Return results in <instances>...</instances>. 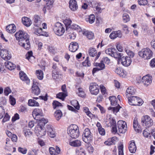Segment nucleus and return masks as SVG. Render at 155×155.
Here are the masks:
<instances>
[{
  "instance_id": "1",
  "label": "nucleus",
  "mask_w": 155,
  "mask_h": 155,
  "mask_svg": "<svg viewBox=\"0 0 155 155\" xmlns=\"http://www.w3.org/2000/svg\"><path fill=\"white\" fill-rule=\"evenodd\" d=\"M92 138V134L90 130L88 128L85 129L83 134V139L87 143L86 146L90 152L93 151V148L90 143L91 141Z\"/></svg>"
},
{
  "instance_id": "2",
  "label": "nucleus",
  "mask_w": 155,
  "mask_h": 155,
  "mask_svg": "<svg viewBox=\"0 0 155 155\" xmlns=\"http://www.w3.org/2000/svg\"><path fill=\"white\" fill-rule=\"evenodd\" d=\"M68 133L72 138H77L79 135V129L78 126L75 124H72L68 128Z\"/></svg>"
},
{
  "instance_id": "3",
  "label": "nucleus",
  "mask_w": 155,
  "mask_h": 155,
  "mask_svg": "<svg viewBox=\"0 0 155 155\" xmlns=\"http://www.w3.org/2000/svg\"><path fill=\"white\" fill-rule=\"evenodd\" d=\"M153 54L151 50L147 48L142 49L138 52L140 57L144 60L150 59L152 57Z\"/></svg>"
},
{
  "instance_id": "4",
  "label": "nucleus",
  "mask_w": 155,
  "mask_h": 155,
  "mask_svg": "<svg viewBox=\"0 0 155 155\" xmlns=\"http://www.w3.org/2000/svg\"><path fill=\"white\" fill-rule=\"evenodd\" d=\"M128 104L132 106H140L143 104L142 100L137 96H130L127 97Z\"/></svg>"
},
{
  "instance_id": "5",
  "label": "nucleus",
  "mask_w": 155,
  "mask_h": 155,
  "mask_svg": "<svg viewBox=\"0 0 155 155\" xmlns=\"http://www.w3.org/2000/svg\"><path fill=\"white\" fill-rule=\"evenodd\" d=\"M53 29L56 35L61 36L65 31V26L60 23L58 22L54 25Z\"/></svg>"
},
{
  "instance_id": "6",
  "label": "nucleus",
  "mask_w": 155,
  "mask_h": 155,
  "mask_svg": "<svg viewBox=\"0 0 155 155\" xmlns=\"http://www.w3.org/2000/svg\"><path fill=\"white\" fill-rule=\"evenodd\" d=\"M105 53L107 55L117 58L121 57V53L118 52L115 48H107L105 51Z\"/></svg>"
},
{
  "instance_id": "7",
  "label": "nucleus",
  "mask_w": 155,
  "mask_h": 155,
  "mask_svg": "<svg viewBox=\"0 0 155 155\" xmlns=\"http://www.w3.org/2000/svg\"><path fill=\"white\" fill-rule=\"evenodd\" d=\"M123 54L121 53V57L117 58L119 61H120L121 64L124 66L127 67L130 65L132 62L131 58L127 56H122Z\"/></svg>"
},
{
  "instance_id": "8",
  "label": "nucleus",
  "mask_w": 155,
  "mask_h": 155,
  "mask_svg": "<svg viewBox=\"0 0 155 155\" xmlns=\"http://www.w3.org/2000/svg\"><path fill=\"white\" fill-rule=\"evenodd\" d=\"M153 120L149 116L145 115L141 118V123L143 126L149 127L152 125Z\"/></svg>"
},
{
  "instance_id": "9",
  "label": "nucleus",
  "mask_w": 155,
  "mask_h": 155,
  "mask_svg": "<svg viewBox=\"0 0 155 155\" xmlns=\"http://www.w3.org/2000/svg\"><path fill=\"white\" fill-rule=\"evenodd\" d=\"M117 127L119 132L121 133H124L127 129V125L125 121L119 120L117 123Z\"/></svg>"
},
{
  "instance_id": "10",
  "label": "nucleus",
  "mask_w": 155,
  "mask_h": 155,
  "mask_svg": "<svg viewBox=\"0 0 155 155\" xmlns=\"http://www.w3.org/2000/svg\"><path fill=\"white\" fill-rule=\"evenodd\" d=\"M35 131L36 135L39 137L44 136L46 133V130L44 128V127L39 126H36Z\"/></svg>"
},
{
  "instance_id": "11",
  "label": "nucleus",
  "mask_w": 155,
  "mask_h": 155,
  "mask_svg": "<svg viewBox=\"0 0 155 155\" xmlns=\"http://www.w3.org/2000/svg\"><path fill=\"white\" fill-rule=\"evenodd\" d=\"M91 93L93 95H97L99 92V88L98 85L96 83H91L89 87Z\"/></svg>"
},
{
  "instance_id": "12",
  "label": "nucleus",
  "mask_w": 155,
  "mask_h": 155,
  "mask_svg": "<svg viewBox=\"0 0 155 155\" xmlns=\"http://www.w3.org/2000/svg\"><path fill=\"white\" fill-rule=\"evenodd\" d=\"M29 36L25 38L21 41H18L19 45L27 50H29L30 47V44L29 41Z\"/></svg>"
},
{
  "instance_id": "13",
  "label": "nucleus",
  "mask_w": 155,
  "mask_h": 155,
  "mask_svg": "<svg viewBox=\"0 0 155 155\" xmlns=\"http://www.w3.org/2000/svg\"><path fill=\"white\" fill-rule=\"evenodd\" d=\"M29 35L27 33L23 31H19L15 34V36L18 41H21L22 40H24L25 38H26Z\"/></svg>"
},
{
  "instance_id": "14",
  "label": "nucleus",
  "mask_w": 155,
  "mask_h": 155,
  "mask_svg": "<svg viewBox=\"0 0 155 155\" xmlns=\"http://www.w3.org/2000/svg\"><path fill=\"white\" fill-rule=\"evenodd\" d=\"M38 83L35 79L33 80V84L32 87V93L35 95H38L40 93V90L39 88Z\"/></svg>"
},
{
  "instance_id": "15",
  "label": "nucleus",
  "mask_w": 155,
  "mask_h": 155,
  "mask_svg": "<svg viewBox=\"0 0 155 155\" xmlns=\"http://www.w3.org/2000/svg\"><path fill=\"white\" fill-rule=\"evenodd\" d=\"M0 54L1 57L5 60H10L11 58V56L9 54L8 50L5 49L1 50Z\"/></svg>"
},
{
  "instance_id": "16",
  "label": "nucleus",
  "mask_w": 155,
  "mask_h": 155,
  "mask_svg": "<svg viewBox=\"0 0 155 155\" xmlns=\"http://www.w3.org/2000/svg\"><path fill=\"white\" fill-rule=\"evenodd\" d=\"M141 81L145 86H147L152 83V77L148 75H145L143 77Z\"/></svg>"
},
{
  "instance_id": "17",
  "label": "nucleus",
  "mask_w": 155,
  "mask_h": 155,
  "mask_svg": "<svg viewBox=\"0 0 155 155\" xmlns=\"http://www.w3.org/2000/svg\"><path fill=\"white\" fill-rule=\"evenodd\" d=\"M32 115L35 119L38 120L40 117L42 115V110L38 108L35 109L32 112Z\"/></svg>"
},
{
  "instance_id": "18",
  "label": "nucleus",
  "mask_w": 155,
  "mask_h": 155,
  "mask_svg": "<svg viewBox=\"0 0 155 155\" xmlns=\"http://www.w3.org/2000/svg\"><path fill=\"white\" fill-rule=\"evenodd\" d=\"M69 7L72 11H74L78 8V5L75 0H70L69 2Z\"/></svg>"
},
{
  "instance_id": "19",
  "label": "nucleus",
  "mask_w": 155,
  "mask_h": 155,
  "mask_svg": "<svg viewBox=\"0 0 155 155\" xmlns=\"http://www.w3.org/2000/svg\"><path fill=\"white\" fill-rule=\"evenodd\" d=\"M129 149L131 153H134L137 150V147L135 141L132 140L129 143Z\"/></svg>"
},
{
  "instance_id": "20",
  "label": "nucleus",
  "mask_w": 155,
  "mask_h": 155,
  "mask_svg": "<svg viewBox=\"0 0 155 155\" xmlns=\"http://www.w3.org/2000/svg\"><path fill=\"white\" fill-rule=\"evenodd\" d=\"M122 34L120 30L113 31L110 35V38L113 39H114L117 37L121 38L122 37Z\"/></svg>"
},
{
  "instance_id": "21",
  "label": "nucleus",
  "mask_w": 155,
  "mask_h": 155,
  "mask_svg": "<svg viewBox=\"0 0 155 155\" xmlns=\"http://www.w3.org/2000/svg\"><path fill=\"white\" fill-rule=\"evenodd\" d=\"M19 75L20 79L23 81H25L27 84L30 82V80L27 77L26 74L23 71H20Z\"/></svg>"
},
{
  "instance_id": "22",
  "label": "nucleus",
  "mask_w": 155,
  "mask_h": 155,
  "mask_svg": "<svg viewBox=\"0 0 155 155\" xmlns=\"http://www.w3.org/2000/svg\"><path fill=\"white\" fill-rule=\"evenodd\" d=\"M78 44L77 42H71L69 46V50L72 52H74L78 49Z\"/></svg>"
},
{
  "instance_id": "23",
  "label": "nucleus",
  "mask_w": 155,
  "mask_h": 155,
  "mask_svg": "<svg viewBox=\"0 0 155 155\" xmlns=\"http://www.w3.org/2000/svg\"><path fill=\"white\" fill-rule=\"evenodd\" d=\"M34 33L36 35L39 36L42 35L47 36L48 35L47 32L43 31L42 29L41 28H35V29Z\"/></svg>"
},
{
  "instance_id": "24",
  "label": "nucleus",
  "mask_w": 155,
  "mask_h": 155,
  "mask_svg": "<svg viewBox=\"0 0 155 155\" xmlns=\"http://www.w3.org/2000/svg\"><path fill=\"white\" fill-rule=\"evenodd\" d=\"M6 29L8 32L10 33H13L16 31V28L15 25L13 24L7 26Z\"/></svg>"
},
{
  "instance_id": "25",
  "label": "nucleus",
  "mask_w": 155,
  "mask_h": 155,
  "mask_svg": "<svg viewBox=\"0 0 155 155\" xmlns=\"http://www.w3.org/2000/svg\"><path fill=\"white\" fill-rule=\"evenodd\" d=\"M136 92L135 89L132 87H128L126 90V96L127 97H130V95H133L135 94Z\"/></svg>"
},
{
  "instance_id": "26",
  "label": "nucleus",
  "mask_w": 155,
  "mask_h": 155,
  "mask_svg": "<svg viewBox=\"0 0 155 155\" xmlns=\"http://www.w3.org/2000/svg\"><path fill=\"white\" fill-rule=\"evenodd\" d=\"M22 21L23 24L27 27H29L32 24L31 20L29 18L24 17L22 18Z\"/></svg>"
},
{
  "instance_id": "27",
  "label": "nucleus",
  "mask_w": 155,
  "mask_h": 155,
  "mask_svg": "<svg viewBox=\"0 0 155 155\" xmlns=\"http://www.w3.org/2000/svg\"><path fill=\"white\" fill-rule=\"evenodd\" d=\"M34 25L35 26L37 27H39L41 25V21L40 19V18L38 15H35L34 18Z\"/></svg>"
},
{
  "instance_id": "28",
  "label": "nucleus",
  "mask_w": 155,
  "mask_h": 155,
  "mask_svg": "<svg viewBox=\"0 0 155 155\" xmlns=\"http://www.w3.org/2000/svg\"><path fill=\"white\" fill-rule=\"evenodd\" d=\"M82 34L86 36L89 39H92L94 37V34L91 31H83Z\"/></svg>"
},
{
  "instance_id": "29",
  "label": "nucleus",
  "mask_w": 155,
  "mask_h": 155,
  "mask_svg": "<svg viewBox=\"0 0 155 155\" xmlns=\"http://www.w3.org/2000/svg\"><path fill=\"white\" fill-rule=\"evenodd\" d=\"M5 67L9 70H12L15 69V65L10 61H6L5 62Z\"/></svg>"
},
{
  "instance_id": "30",
  "label": "nucleus",
  "mask_w": 155,
  "mask_h": 155,
  "mask_svg": "<svg viewBox=\"0 0 155 155\" xmlns=\"http://www.w3.org/2000/svg\"><path fill=\"white\" fill-rule=\"evenodd\" d=\"M81 142L79 140H77L71 141L69 142V144L74 147H78L81 145Z\"/></svg>"
},
{
  "instance_id": "31",
  "label": "nucleus",
  "mask_w": 155,
  "mask_h": 155,
  "mask_svg": "<svg viewBox=\"0 0 155 155\" xmlns=\"http://www.w3.org/2000/svg\"><path fill=\"white\" fill-rule=\"evenodd\" d=\"M54 115L56 120L58 121L62 117V114L61 111L58 110H56L55 112Z\"/></svg>"
},
{
  "instance_id": "32",
  "label": "nucleus",
  "mask_w": 155,
  "mask_h": 155,
  "mask_svg": "<svg viewBox=\"0 0 155 155\" xmlns=\"http://www.w3.org/2000/svg\"><path fill=\"white\" fill-rule=\"evenodd\" d=\"M94 66L98 67L100 70H103L105 67V64L103 62H102L101 61V62L94 63Z\"/></svg>"
},
{
  "instance_id": "33",
  "label": "nucleus",
  "mask_w": 155,
  "mask_h": 155,
  "mask_svg": "<svg viewBox=\"0 0 155 155\" xmlns=\"http://www.w3.org/2000/svg\"><path fill=\"white\" fill-rule=\"evenodd\" d=\"M38 120H39V122L36 126L44 127V126L48 122V120L44 118H41V119H39Z\"/></svg>"
},
{
  "instance_id": "34",
  "label": "nucleus",
  "mask_w": 155,
  "mask_h": 155,
  "mask_svg": "<svg viewBox=\"0 0 155 155\" xmlns=\"http://www.w3.org/2000/svg\"><path fill=\"white\" fill-rule=\"evenodd\" d=\"M133 127L135 131H138L139 128V125L138 124L137 119V118L135 117L134 119Z\"/></svg>"
},
{
  "instance_id": "35",
  "label": "nucleus",
  "mask_w": 155,
  "mask_h": 155,
  "mask_svg": "<svg viewBox=\"0 0 155 155\" xmlns=\"http://www.w3.org/2000/svg\"><path fill=\"white\" fill-rule=\"evenodd\" d=\"M64 23L65 24L64 26L65 27H66V30H67L68 28L71 27L72 21L69 18H68L64 20Z\"/></svg>"
},
{
  "instance_id": "36",
  "label": "nucleus",
  "mask_w": 155,
  "mask_h": 155,
  "mask_svg": "<svg viewBox=\"0 0 155 155\" xmlns=\"http://www.w3.org/2000/svg\"><path fill=\"white\" fill-rule=\"evenodd\" d=\"M28 105L30 106H38L39 104L34 100L29 99L28 101Z\"/></svg>"
},
{
  "instance_id": "37",
  "label": "nucleus",
  "mask_w": 155,
  "mask_h": 155,
  "mask_svg": "<svg viewBox=\"0 0 155 155\" xmlns=\"http://www.w3.org/2000/svg\"><path fill=\"white\" fill-rule=\"evenodd\" d=\"M97 51L94 48H91L88 50L89 55L92 57H94L97 54Z\"/></svg>"
},
{
  "instance_id": "38",
  "label": "nucleus",
  "mask_w": 155,
  "mask_h": 155,
  "mask_svg": "<svg viewBox=\"0 0 155 155\" xmlns=\"http://www.w3.org/2000/svg\"><path fill=\"white\" fill-rule=\"evenodd\" d=\"M36 74L37 78L40 80H41L43 78V73L41 70H37L36 71Z\"/></svg>"
},
{
  "instance_id": "39",
  "label": "nucleus",
  "mask_w": 155,
  "mask_h": 155,
  "mask_svg": "<svg viewBox=\"0 0 155 155\" xmlns=\"http://www.w3.org/2000/svg\"><path fill=\"white\" fill-rule=\"evenodd\" d=\"M109 100L110 101L111 104L113 106H115L117 104V99L116 97L111 96L109 97Z\"/></svg>"
},
{
  "instance_id": "40",
  "label": "nucleus",
  "mask_w": 155,
  "mask_h": 155,
  "mask_svg": "<svg viewBox=\"0 0 155 155\" xmlns=\"http://www.w3.org/2000/svg\"><path fill=\"white\" fill-rule=\"evenodd\" d=\"M26 58L30 62H32L31 59L34 60L35 59V57L32 55V52L31 51H29L26 55Z\"/></svg>"
},
{
  "instance_id": "41",
  "label": "nucleus",
  "mask_w": 155,
  "mask_h": 155,
  "mask_svg": "<svg viewBox=\"0 0 155 155\" xmlns=\"http://www.w3.org/2000/svg\"><path fill=\"white\" fill-rule=\"evenodd\" d=\"M121 107L119 105H118V106L116 107H109L108 108L109 110H111L113 112V113L116 114L119 111V110L120 108Z\"/></svg>"
},
{
  "instance_id": "42",
  "label": "nucleus",
  "mask_w": 155,
  "mask_h": 155,
  "mask_svg": "<svg viewBox=\"0 0 155 155\" xmlns=\"http://www.w3.org/2000/svg\"><path fill=\"white\" fill-rule=\"evenodd\" d=\"M57 97L63 101L65 97L67 96V93L60 92L56 95Z\"/></svg>"
},
{
  "instance_id": "43",
  "label": "nucleus",
  "mask_w": 155,
  "mask_h": 155,
  "mask_svg": "<svg viewBox=\"0 0 155 155\" xmlns=\"http://www.w3.org/2000/svg\"><path fill=\"white\" fill-rule=\"evenodd\" d=\"M123 20L124 23H127L130 20V17L127 14L124 13L123 14Z\"/></svg>"
},
{
  "instance_id": "44",
  "label": "nucleus",
  "mask_w": 155,
  "mask_h": 155,
  "mask_svg": "<svg viewBox=\"0 0 155 155\" xmlns=\"http://www.w3.org/2000/svg\"><path fill=\"white\" fill-rule=\"evenodd\" d=\"M71 105L77 110H79L80 106L78 101L76 100H74L71 102Z\"/></svg>"
},
{
  "instance_id": "45",
  "label": "nucleus",
  "mask_w": 155,
  "mask_h": 155,
  "mask_svg": "<svg viewBox=\"0 0 155 155\" xmlns=\"http://www.w3.org/2000/svg\"><path fill=\"white\" fill-rule=\"evenodd\" d=\"M24 132L25 136L26 137H29L32 135V132L30 130L25 129V128L24 130Z\"/></svg>"
},
{
  "instance_id": "46",
  "label": "nucleus",
  "mask_w": 155,
  "mask_h": 155,
  "mask_svg": "<svg viewBox=\"0 0 155 155\" xmlns=\"http://www.w3.org/2000/svg\"><path fill=\"white\" fill-rule=\"evenodd\" d=\"M59 75V72L57 71L56 70H53L52 71V76L53 79L54 80L57 79Z\"/></svg>"
},
{
  "instance_id": "47",
  "label": "nucleus",
  "mask_w": 155,
  "mask_h": 155,
  "mask_svg": "<svg viewBox=\"0 0 155 155\" xmlns=\"http://www.w3.org/2000/svg\"><path fill=\"white\" fill-rule=\"evenodd\" d=\"M124 51L126 52L127 54L129 56V57H129L131 58L134 57V54L132 51L128 49H127L126 48L124 49Z\"/></svg>"
},
{
  "instance_id": "48",
  "label": "nucleus",
  "mask_w": 155,
  "mask_h": 155,
  "mask_svg": "<svg viewBox=\"0 0 155 155\" xmlns=\"http://www.w3.org/2000/svg\"><path fill=\"white\" fill-rule=\"evenodd\" d=\"M78 94L79 96L81 97H84L85 95L83 89L81 88H78Z\"/></svg>"
},
{
  "instance_id": "49",
  "label": "nucleus",
  "mask_w": 155,
  "mask_h": 155,
  "mask_svg": "<svg viewBox=\"0 0 155 155\" xmlns=\"http://www.w3.org/2000/svg\"><path fill=\"white\" fill-rule=\"evenodd\" d=\"M70 28L74 29L75 30H76L79 32L81 31V29L80 27L78 25L75 24H73L72 25H71Z\"/></svg>"
},
{
  "instance_id": "50",
  "label": "nucleus",
  "mask_w": 155,
  "mask_h": 155,
  "mask_svg": "<svg viewBox=\"0 0 155 155\" xmlns=\"http://www.w3.org/2000/svg\"><path fill=\"white\" fill-rule=\"evenodd\" d=\"M84 111L89 117L91 118L93 117V114L89 110V109L87 107H84Z\"/></svg>"
},
{
  "instance_id": "51",
  "label": "nucleus",
  "mask_w": 155,
  "mask_h": 155,
  "mask_svg": "<svg viewBox=\"0 0 155 155\" xmlns=\"http://www.w3.org/2000/svg\"><path fill=\"white\" fill-rule=\"evenodd\" d=\"M123 148V145L122 144H121L118 147V155H124Z\"/></svg>"
},
{
  "instance_id": "52",
  "label": "nucleus",
  "mask_w": 155,
  "mask_h": 155,
  "mask_svg": "<svg viewBox=\"0 0 155 155\" xmlns=\"http://www.w3.org/2000/svg\"><path fill=\"white\" fill-rule=\"evenodd\" d=\"M83 65L86 67H90L91 66L90 61L89 60V57H87L85 61L83 62Z\"/></svg>"
},
{
  "instance_id": "53",
  "label": "nucleus",
  "mask_w": 155,
  "mask_h": 155,
  "mask_svg": "<svg viewBox=\"0 0 155 155\" xmlns=\"http://www.w3.org/2000/svg\"><path fill=\"white\" fill-rule=\"evenodd\" d=\"M38 150H35L33 149L31 150H29L28 153V155H38Z\"/></svg>"
},
{
  "instance_id": "54",
  "label": "nucleus",
  "mask_w": 155,
  "mask_h": 155,
  "mask_svg": "<svg viewBox=\"0 0 155 155\" xmlns=\"http://www.w3.org/2000/svg\"><path fill=\"white\" fill-rule=\"evenodd\" d=\"M53 107L54 109H55L57 107L61 106V104L57 101H54L52 103Z\"/></svg>"
},
{
  "instance_id": "55",
  "label": "nucleus",
  "mask_w": 155,
  "mask_h": 155,
  "mask_svg": "<svg viewBox=\"0 0 155 155\" xmlns=\"http://www.w3.org/2000/svg\"><path fill=\"white\" fill-rule=\"evenodd\" d=\"M95 20V16L93 14L91 15L89 17L88 21L91 24L93 23Z\"/></svg>"
},
{
  "instance_id": "56",
  "label": "nucleus",
  "mask_w": 155,
  "mask_h": 155,
  "mask_svg": "<svg viewBox=\"0 0 155 155\" xmlns=\"http://www.w3.org/2000/svg\"><path fill=\"white\" fill-rule=\"evenodd\" d=\"M9 101L10 104L14 106L15 104L16 101L15 99L11 95L9 96Z\"/></svg>"
},
{
  "instance_id": "57",
  "label": "nucleus",
  "mask_w": 155,
  "mask_h": 155,
  "mask_svg": "<svg viewBox=\"0 0 155 155\" xmlns=\"http://www.w3.org/2000/svg\"><path fill=\"white\" fill-rule=\"evenodd\" d=\"M109 124H110L108 125L109 126L112 127L116 125V122L115 120L112 118H110Z\"/></svg>"
},
{
  "instance_id": "58",
  "label": "nucleus",
  "mask_w": 155,
  "mask_h": 155,
  "mask_svg": "<svg viewBox=\"0 0 155 155\" xmlns=\"http://www.w3.org/2000/svg\"><path fill=\"white\" fill-rule=\"evenodd\" d=\"M102 62L106 64H108L110 62V60L107 57H104L101 61Z\"/></svg>"
},
{
  "instance_id": "59",
  "label": "nucleus",
  "mask_w": 155,
  "mask_h": 155,
  "mask_svg": "<svg viewBox=\"0 0 155 155\" xmlns=\"http://www.w3.org/2000/svg\"><path fill=\"white\" fill-rule=\"evenodd\" d=\"M116 48L120 52H122L124 49L123 45L122 44L118 43L116 45Z\"/></svg>"
},
{
  "instance_id": "60",
  "label": "nucleus",
  "mask_w": 155,
  "mask_h": 155,
  "mask_svg": "<svg viewBox=\"0 0 155 155\" xmlns=\"http://www.w3.org/2000/svg\"><path fill=\"white\" fill-rule=\"evenodd\" d=\"M18 150L19 152H20L23 154H26L27 151V150L26 148H22L21 147H19Z\"/></svg>"
},
{
  "instance_id": "61",
  "label": "nucleus",
  "mask_w": 155,
  "mask_h": 155,
  "mask_svg": "<svg viewBox=\"0 0 155 155\" xmlns=\"http://www.w3.org/2000/svg\"><path fill=\"white\" fill-rule=\"evenodd\" d=\"M50 153L51 155H57L56 152L55 148L53 147H50L49 149Z\"/></svg>"
},
{
  "instance_id": "62",
  "label": "nucleus",
  "mask_w": 155,
  "mask_h": 155,
  "mask_svg": "<svg viewBox=\"0 0 155 155\" xmlns=\"http://www.w3.org/2000/svg\"><path fill=\"white\" fill-rule=\"evenodd\" d=\"M148 130L147 129H145L143 132V135L144 136L147 137H150V134L148 132Z\"/></svg>"
},
{
  "instance_id": "63",
  "label": "nucleus",
  "mask_w": 155,
  "mask_h": 155,
  "mask_svg": "<svg viewBox=\"0 0 155 155\" xmlns=\"http://www.w3.org/2000/svg\"><path fill=\"white\" fill-rule=\"evenodd\" d=\"M77 155H85V152L83 149H81L78 151H77Z\"/></svg>"
},
{
  "instance_id": "64",
  "label": "nucleus",
  "mask_w": 155,
  "mask_h": 155,
  "mask_svg": "<svg viewBox=\"0 0 155 155\" xmlns=\"http://www.w3.org/2000/svg\"><path fill=\"white\" fill-rule=\"evenodd\" d=\"M10 118V116L7 113H6L2 120V122L3 123H5L6 122L8 121L9 120Z\"/></svg>"
}]
</instances>
